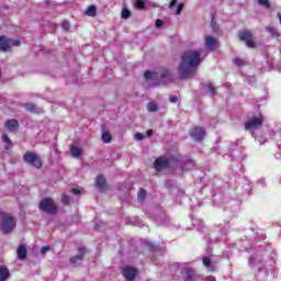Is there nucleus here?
Segmentation results:
<instances>
[{
	"label": "nucleus",
	"instance_id": "obj_28",
	"mask_svg": "<svg viewBox=\"0 0 281 281\" xmlns=\"http://www.w3.org/2000/svg\"><path fill=\"white\" fill-rule=\"evenodd\" d=\"M155 76H157V72H151V71H149V70H146V71L144 72V78H145L146 80H153V78H155Z\"/></svg>",
	"mask_w": 281,
	"mask_h": 281
},
{
	"label": "nucleus",
	"instance_id": "obj_34",
	"mask_svg": "<svg viewBox=\"0 0 281 281\" xmlns=\"http://www.w3.org/2000/svg\"><path fill=\"white\" fill-rule=\"evenodd\" d=\"M207 93H211V95H216V88L214 86L209 85L206 89Z\"/></svg>",
	"mask_w": 281,
	"mask_h": 281
},
{
	"label": "nucleus",
	"instance_id": "obj_21",
	"mask_svg": "<svg viewBox=\"0 0 281 281\" xmlns=\"http://www.w3.org/2000/svg\"><path fill=\"white\" fill-rule=\"evenodd\" d=\"M147 110L149 113H157L159 111V105L155 101H150L147 103Z\"/></svg>",
	"mask_w": 281,
	"mask_h": 281
},
{
	"label": "nucleus",
	"instance_id": "obj_11",
	"mask_svg": "<svg viewBox=\"0 0 281 281\" xmlns=\"http://www.w3.org/2000/svg\"><path fill=\"white\" fill-rule=\"evenodd\" d=\"M4 128H7V131L10 133H16V130L19 128V121L16 119L7 120L4 123Z\"/></svg>",
	"mask_w": 281,
	"mask_h": 281
},
{
	"label": "nucleus",
	"instance_id": "obj_27",
	"mask_svg": "<svg viewBox=\"0 0 281 281\" xmlns=\"http://www.w3.org/2000/svg\"><path fill=\"white\" fill-rule=\"evenodd\" d=\"M24 108L30 112V113H34V111H36V104L33 102H27L24 104Z\"/></svg>",
	"mask_w": 281,
	"mask_h": 281
},
{
	"label": "nucleus",
	"instance_id": "obj_22",
	"mask_svg": "<svg viewBox=\"0 0 281 281\" xmlns=\"http://www.w3.org/2000/svg\"><path fill=\"white\" fill-rule=\"evenodd\" d=\"M101 137L104 144H111L113 142V136H111V133L109 132H103Z\"/></svg>",
	"mask_w": 281,
	"mask_h": 281
},
{
	"label": "nucleus",
	"instance_id": "obj_25",
	"mask_svg": "<svg viewBox=\"0 0 281 281\" xmlns=\"http://www.w3.org/2000/svg\"><path fill=\"white\" fill-rule=\"evenodd\" d=\"M97 12H98V9L95 8V5H90L88 7L86 14L87 16H95Z\"/></svg>",
	"mask_w": 281,
	"mask_h": 281
},
{
	"label": "nucleus",
	"instance_id": "obj_18",
	"mask_svg": "<svg viewBox=\"0 0 281 281\" xmlns=\"http://www.w3.org/2000/svg\"><path fill=\"white\" fill-rule=\"evenodd\" d=\"M2 142L7 144L4 146L5 150H10V148L14 146V144L12 143V139H10V136H8V134H2Z\"/></svg>",
	"mask_w": 281,
	"mask_h": 281
},
{
	"label": "nucleus",
	"instance_id": "obj_2",
	"mask_svg": "<svg viewBox=\"0 0 281 281\" xmlns=\"http://www.w3.org/2000/svg\"><path fill=\"white\" fill-rule=\"evenodd\" d=\"M0 229L2 234H12L16 229V220L10 213L0 212Z\"/></svg>",
	"mask_w": 281,
	"mask_h": 281
},
{
	"label": "nucleus",
	"instance_id": "obj_33",
	"mask_svg": "<svg viewBox=\"0 0 281 281\" xmlns=\"http://www.w3.org/2000/svg\"><path fill=\"white\" fill-rule=\"evenodd\" d=\"M233 63H234V65H236L237 67H243L244 65H246V63L243 60V59H240V58H235L234 60H233Z\"/></svg>",
	"mask_w": 281,
	"mask_h": 281
},
{
	"label": "nucleus",
	"instance_id": "obj_7",
	"mask_svg": "<svg viewBox=\"0 0 281 281\" xmlns=\"http://www.w3.org/2000/svg\"><path fill=\"white\" fill-rule=\"evenodd\" d=\"M154 168L157 172H161V170H166V168H170V158L166 156H160L154 162Z\"/></svg>",
	"mask_w": 281,
	"mask_h": 281
},
{
	"label": "nucleus",
	"instance_id": "obj_17",
	"mask_svg": "<svg viewBox=\"0 0 281 281\" xmlns=\"http://www.w3.org/2000/svg\"><path fill=\"white\" fill-rule=\"evenodd\" d=\"M205 46L211 52H214V48L216 47V38H214L213 36H206L205 37Z\"/></svg>",
	"mask_w": 281,
	"mask_h": 281
},
{
	"label": "nucleus",
	"instance_id": "obj_6",
	"mask_svg": "<svg viewBox=\"0 0 281 281\" xmlns=\"http://www.w3.org/2000/svg\"><path fill=\"white\" fill-rule=\"evenodd\" d=\"M265 123V117L262 114H259L258 116H254L251 120L245 123L246 131H251L256 128H260L262 124Z\"/></svg>",
	"mask_w": 281,
	"mask_h": 281
},
{
	"label": "nucleus",
	"instance_id": "obj_38",
	"mask_svg": "<svg viewBox=\"0 0 281 281\" xmlns=\"http://www.w3.org/2000/svg\"><path fill=\"white\" fill-rule=\"evenodd\" d=\"M179 101V98L177 95H170L169 102H172V104L177 103Z\"/></svg>",
	"mask_w": 281,
	"mask_h": 281
},
{
	"label": "nucleus",
	"instance_id": "obj_19",
	"mask_svg": "<svg viewBox=\"0 0 281 281\" xmlns=\"http://www.w3.org/2000/svg\"><path fill=\"white\" fill-rule=\"evenodd\" d=\"M202 262H203L204 267H206V269H209L211 271H216V267L214 265H212V259H210V257H204L202 259Z\"/></svg>",
	"mask_w": 281,
	"mask_h": 281
},
{
	"label": "nucleus",
	"instance_id": "obj_43",
	"mask_svg": "<svg viewBox=\"0 0 281 281\" xmlns=\"http://www.w3.org/2000/svg\"><path fill=\"white\" fill-rule=\"evenodd\" d=\"M177 5V0H171L169 3V8H175Z\"/></svg>",
	"mask_w": 281,
	"mask_h": 281
},
{
	"label": "nucleus",
	"instance_id": "obj_42",
	"mask_svg": "<svg viewBox=\"0 0 281 281\" xmlns=\"http://www.w3.org/2000/svg\"><path fill=\"white\" fill-rule=\"evenodd\" d=\"M161 25H164V21L162 20H156V27H161Z\"/></svg>",
	"mask_w": 281,
	"mask_h": 281
},
{
	"label": "nucleus",
	"instance_id": "obj_3",
	"mask_svg": "<svg viewBox=\"0 0 281 281\" xmlns=\"http://www.w3.org/2000/svg\"><path fill=\"white\" fill-rule=\"evenodd\" d=\"M22 159L25 164L33 166L37 170L43 168V159H41V156L36 151L27 150L23 154Z\"/></svg>",
	"mask_w": 281,
	"mask_h": 281
},
{
	"label": "nucleus",
	"instance_id": "obj_15",
	"mask_svg": "<svg viewBox=\"0 0 281 281\" xmlns=\"http://www.w3.org/2000/svg\"><path fill=\"white\" fill-rule=\"evenodd\" d=\"M159 80L160 82H172V74H170V70H161Z\"/></svg>",
	"mask_w": 281,
	"mask_h": 281
},
{
	"label": "nucleus",
	"instance_id": "obj_20",
	"mask_svg": "<svg viewBox=\"0 0 281 281\" xmlns=\"http://www.w3.org/2000/svg\"><path fill=\"white\" fill-rule=\"evenodd\" d=\"M10 278V270L5 267H0V281H5Z\"/></svg>",
	"mask_w": 281,
	"mask_h": 281
},
{
	"label": "nucleus",
	"instance_id": "obj_23",
	"mask_svg": "<svg viewBox=\"0 0 281 281\" xmlns=\"http://www.w3.org/2000/svg\"><path fill=\"white\" fill-rule=\"evenodd\" d=\"M266 32H268V34H270L277 38L280 37V32H278V29H276L273 26H267Z\"/></svg>",
	"mask_w": 281,
	"mask_h": 281
},
{
	"label": "nucleus",
	"instance_id": "obj_44",
	"mask_svg": "<svg viewBox=\"0 0 281 281\" xmlns=\"http://www.w3.org/2000/svg\"><path fill=\"white\" fill-rule=\"evenodd\" d=\"M147 137H153V130H147Z\"/></svg>",
	"mask_w": 281,
	"mask_h": 281
},
{
	"label": "nucleus",
	"instance_id": "obj_45",
	"mask_svg": "<svg viewBox=\"0 0 281 281\" xmlns=\"http://www.w3.org/2000/svg\"><path fill=\"white\" fill-rule=\"evenodd\" d=\"M205 281H216V278H214V277H207V278L205 279Z\"/></svg>",
	"mask_w": 281,
	"mask_h": 281
},
{
	"label": "nucleus",
	"instance_id": "obj_40",
	"mask_svg": "<svg viewBox=\"0 0 281 281\" xmlns=\"http://www.w3.org/2000/svg\"><path fill=\"white\" fill-rule=\"evenodd\" d=\"M49 249H52L49 246H44L41 249V254H47V251H49Z\"/></svg>",
	"mask_w": 281,
	"mask_h": 281
},
{
	"label": "nucleus",
	"instance_id": "obj_41",
	"mask_svg": "<svg viewBox=\"0 0 281 281\" xmlns=\"http://www.w3.org/2000/svg\"><path fill=\"white\" fill-rule=\"evenodd\" d=\"M61 27L64 29V30H69V22H67V21H64L63 23H61Z\"/></svg>",
	"mask_w": 281,
	"mask_h": 281
},
{
	"label": "nucleus",
	"instance_id": "obj_30",
	"mask_svg": "<svg viewBox=\"0 0 281 281\" xmlns=\"http://www.w3.org/2000/svg\"><path fill=\"white\" fill-rule=\"evenodd\" d=\"M9 45L10 47H19V45H21V41L9 38Z\"/></svg>",
	"mask_w": 281,
	"mask_h": 281
},
{
	"label": "nucleus",
	"instance_id": "obj_39",
	"mask_svg": "<svg viewBox=\"0 0 281 281\" xmlns=\"http://www.w3.org/2000/svg\"><path fill=\"white\" fill-rule=\"evenodd\" d=\"M71 192H72V194H75L76 196L80 195V189H78V188H72V189H71Z\"/></svg>",
	"mask_w": 281,
	"mask_h": 281
},
{
	"label": "nucleus",
	"instance_id": "obj_9",
	"mask_svg": "<svg viewBox=\"0 0 281 281\" xmlns=\"http://www.w3.org/2000/svg\"><path fill=\"white\" fill-rule=\"evenodd\" d=\"M182 273H184V281H196L201 278V274H199L193 268H184Z\"/></svg>",
	"mask_w": 281,
	"mask_h": 281
},
{
	"label": "nucleus",
	"instance_id": "obj_29",
	"mask_svg": "<svg viewBox=\"0 0 281 281\" xmlns=\"http://www.w3.org/2000/svg\"><path fill=\"white\" fill-rule=\"evenodd\" d=\"M137 199L138 201L144 202V199H146V190L140 188L137 193Z\"/></svg>",
	"mask_w": 281,
	"mask_h": 281
},
{
	"label": "nucleus",
	"instance_id": "obj_16",
	"mask_svg": "<svg viewBox=\"0 0 281 281\" xmlns=\"http://www.w3.org/2000/svg\"><path fill=\"white\" fill-rule=\"evenodd\" d=\"M19 260H25L27 258V248H25V245H20L16 250Z\"/></svg>",
	"mask_w": 281,
	"mask_h": 281
},
{
	"label": "nucleus",
	"instance_id": "obj_26",
	"mask_svg": "<svg viewBox=\"0 0 281 281\" xmlns=\"http://www.w3.org/2000/svg\"><path fill=\"white\" fill-rule=\"evenodd\" d=\"M61 203L63 205H71V198H69V195H67L66 193L61 194Z\"/></svg>",
	"mask_w": 281,
	"mask_h": 281
},
{
	"label": "nucleus",
	"instance_id": "obj_46",
	"mask_svg": "<svg viewBox=\"0 0 281 281\" xmlns=\"http://www.w3.org/2000/svg\"><path fill=\"white\" fill-rule=\"evenodd\" d=\"M277 16L279 18L280 24H281V13H278Z\"/></svg>",
	"mask_w": 281,
	"mask_h": 281
},
{
	"label": "nucleus",
	"instance_id": "obj_14",
	"mask_svg": "<svg viewBox=\"0 0 281 281\" xmlns=\"http://www.w3.org/2000/svg\"><path fill=\"white\" fill-rule=\"evenodd\" d=\"M10 49V38L5 35L0 36V52H8Z\"/></svg>",
	"mask_w": 281,
	"mask_h": 281
},
{
	"label": "nucleus",
	"instance_id": "obj_4",
	"mask_svg": "<svg viewBox=\"0 0 281 281\" xmlns=\"http://www.w3.org/2000/svg\"><path fill=\"white\" fill-rule=\"evenodd\" d=\"M38 209L41 212H45L46 214H50L52 216L58 214V204L52 198H44L40 204Z\"/></svg>",
	"mask_w": 281,
	"mask_h": 281
},
{
	"label": "nucleus",
	"instance_id": "obj_37",
	"mask_svg": "<svg viewBox=\"0 0 281 281\" xmlns=\"http://www.w3.org/2000/svg\"><path fill=\"white\" fill-rule=\"evenodd\" d=\"M135 137L138 142H142V139H146V136L142 133H136L135 134Z\"/></svg>",
	"mask_w": 281,
	"mask_h": 281
},
{
	"label": "nucleus",
	"instance_id": "obj_12",
	"mask_svg": "<svg viewBox=\"0 0 281 281\" xmlns=\"http://www.w3.org/2000/svg\"><path fill=\"white\" fill-rule=\"evenodd\" d=\"M78 251H79V255L74 256V257L70 258V263L71 265H76L78 262V260H85V256L87 254V248L79 247Z\"/></svg>",
	"mask_w": 281,
	"mask_h": 281
},
{
	"label": "nucleus",
	"instance_id": "obj_13",
	"mask_svg": "<svg viewBox=\"0 0 281 281\" xmlns=\"http://www.w3.org/2000/svg\"><path fill=\"white\" fill-rule=\"evenodd\" d=\"M95 186L101 192H104L106 190V178L104 176H98Z\"/></svg>",
	"mask_w": 281,
	"mask_h": 281
},
{
	"label": "nucleus",
	"instance_id": "obj_36",
	"mask_svg": "<svg viewBox=\"0 0 281 281\" xmlns=\"http://www.w3.org/2000/svg\"><path fill=\"white\" fill-rule=\"evenodd\" d=\"M183 8H186V4L183 2L178 4L177 11H176L177 16H179V14H181V11L183 10Z\"/></svg>",
	"mask_w": 281,
	"mask_h": 281
},
{
	"label": "nucleus",
	"instance_id": "obj_47",
	"mask_svg": "<svg viewBox=\"0 0 281 281\" xmlns=\"http://www.w3.org/2000/svg\"><path fill=\"white\" fill-rule=\"evenodd\" d=\"M211 23H212V25H214V18L212 19V22H211Z\"/></svg>",
	"mask_w": 281,
	"mask_h": 281
},
{
	"label": "nucleus",
	"instance_id": "obj_1",
	"mask_svg": "<svg viewBox=\"0 0 281 281\" xmlns=\"http://www.w3.org/2000/svg\"><path fill=\"white\" fill-rule=\"evenodd\" d=\"M201 52L187 50L181 56V63L178 68V72L181 80H189L193 69H196L201 65Z\"/></svg>",
	"mask_w": 281,
	"mask_h": 281
},
{
	"label": "nucleus",
	"instance_id": "obj_32",
	"mask_svg": "<svg viewBox=\"0 0 281 281\" xmlns=\"http://www.w3.org/2000/svg\"><path fill=\"white\" fill-rule=\"evenodd\" d=\"M136 8L137 10H144V8H146V2H144V0H136Z\"/></svg>",
	"mask_w": 281,
	"mask_h": 281
},
{
	"label": "nucleus",
	"instance_id": "obj_35",
	"mask_svg": "<svg viewBox=\"0 0 281 281\" xmlns=\"http://www.w3.org/2000/svg\"><path fill=\"white\" fill-rule=\"evenodd\" d=\"M259 5H263V8H271L269 0H257Z\"/></svg>",
	"mask_w": 281,
	"mask_h": 281
},
{
	"label": "nucleus",
	"instance_id": "obj_8",
	"mask_svg": "<svg viewBox=\"0 0 281 281\" xmlns=\"http://www.w3.org/2000/svg\"><path fill=\"white\" fill-rule=\"evenodd\" d=\"M205 135L206 132L201 126H196L190 131V137H192V139H194L195 142H203Z\"/></svg>",
	"mask_w": 281,
	"mask_h": 281
},
{
	"label": "nucleus",
	"instance_id": "obj_31",
	"mask_svg": "<svg viewBox=\"0 0 281 281\" xmlns=\"http://www.w3.org/2000/svg\"><path fill=\"white\" fill-rule=\"evenodd\" d=\"M122 19H130L131 18V11L128 9H123L121 13Z\"/></svg>",
	"mask_w": 281,
	"mask_h": 281
},
{
	"label": "nucleus",
	"instance_id": "obj_10",
	"mask_svg": "<svg viewBox=\"0 0 281 281\" xmlns=\"http://www.w3.org/2000/svg\"><path fill=\"white\" fill-rule=\"evenodd\" d=\"M122 273L127 281H134L137 278V270L133 267H124Z\"/></svg>",
	"mask_w": 281,
	"mask_h": 281
},
{
	"label": "nucleus",
	"instance_id": "obj_24",
	"mask_svg": "<svg viewBox=\"0 0 281 281\" xmlns=\"http://www.w3.org/2000/svg\"><path fill=\"white\" fill-rule=\"evenodd\" d=\"M70 153L72 157H80L82 155V149L80 147H71Z\"/></svg>",
	"mask_w": 281,
	"mask_h": 281
},
{
	"label": "nucleus",
	"instance_id": "obj_5",
	"mask_svg": "<svg viewBox=\"0 0 281 281\" xmlns=\"http://www.w3.org/2000/svg\"><path fill=\"white\" fill-rule=\"evenodd\" d=\"M239 41L246 44L250 49L256 48V42L254 41V34L251 31H240L238 34Z\"/></svg>",
	"mask_w": 281,
	"mask_h": 281
}]
</instances>
